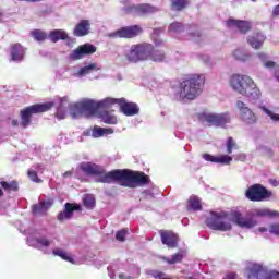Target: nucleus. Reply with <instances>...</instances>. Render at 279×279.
<instances>
[{
  "instance_id": "nucleus-12",
  "label": "nucleus",
  "mask_w": 279,
  "mask_h": 279,
  "mask_svg": "<svg viewBox=\"0 0 279 279\" xmlns=\"http://www.w3.org/2000/svg\"><path fill=\"white\" fill-rule=\"evenodd\" d=\"M143 34V27L141 25H131V26H124L120 29L113 32L111 36L113 38H136V36H141Z\"/></svg>"
},
{
  "instance_id": "nucleus-39",
  "label": "nucleus",
  "mask_w": 279,
  "mask_h": 279,
  "mask_svg": "<svg viewBox=\"0 0 279 279\" xmlns=\"http://www.w3.org/2000/svg\"><path fill=\"white\" fill-rule=\"evenodd\" d=\"M168 32H172L173 34H180L184 32V25L180 22H173L169 25Z\"/></svg>"
},
{
  "instance_id": "nucleus-41",
  "label": "nucleus",
  "mask_w": 279,
  "mask_h": 279,
  "mask_svg": "<svg viewBox=\"0 0 279 279\" xmlns=\"http://www.w3.org/2000/svg\"><path fill=\"white\" fill-rule=\"evenodd\" d=\"M83 204L86 208H95V196L87 194L83 198Z\"/></svg>"
},
{
  "instance_id": "nucleus-9",
  "label": "nucleus",
  "mask_w": 279,
  "mask_h": 279,
  "mask_svg": "<svg viewBox=\"0 0 279 279\" xmlns=\"http://www.w3.org/2000/svg\"><path fill=\"white\" fill-rule=\"evenodd\" d=\"M235 108L243 123H246V125H256V123H258V117L247 107V104L242 100H236Z\"/></svg>"
},
{
  "instance_id": "nucleus-42",
  "label": "nucleus",
  "mask_w": 279,
  "mask_h": 279,
  "mask_svg": "<svg viewBox=\"0 0 279 279\" xmlns=\"http://www.w3.org/2000/svg\"><path fill=\"white\" fill-rule=\"evenodd\" d=\"M226 147H227V154H232L233 149H239V145H236V142L232 137H229L227 140Z\"/></svg>"
},
{
  "instance_id": "nucleus-10",
  "label": "nucleus",
  "mask_w": 279,
  "mask_h": 279,
  "mask_svg": "<svg viewBox=\"0 0 279 279\" xmlns=\"http://www.w3.org/2000/svg\"><path fill=\"white\" fill-rule=\"evenodd\" d=\"M245 195L251 202H263V199L271 197V192L267 191L260 184H255L247 189Z\"/></svg>"
},
{
  "instance_id": "nucleus-63",
  "label": "nucleus",
  "mask_w": 279,
  "mask_h": 279,
  "mask_svg": "<svg viewBox=\"0 0 279 279\" xmlns=\"http://www.w3.org/2000/svg\"><path fill=\"white\" fill-rule=\"evenodd\" d=\"M12 125H19V121L13 120V121H12Z\"/></svg>"
},
{
  "instance_id": "nucleus-13",
  "label": "nucleus",
  "mask_w": 279,
  "mask_h": 279,
  "mask_svg": "<svg viewBox=\"0 0 279 279\" xmlns=\"http://www.w3.org/2000/svg\"><path fill=\"white\" fill-rule=\"evenodd\" d=\"M97 51V47H95L93 44H84L78 46L75 50L72 51V53L69 54V60L75 61V60H82L84 56H93Z\"/></svg>"
},
{
  "instance_id": "nucleus-60",
  "label": "nucleus",
  "mask_w": 279,
  "mask_h": 279,
  "mask_svg": "<svg viewBox=\"0 0 279 279\" xmlns=\"http://www.w3.org/2000/svg\"><path fill=\"white\" fill-rule=\"evenodd\" d=\"M258 232H267V228L260 227V228L258 229Z\"/></svg>"
},
{
  "instance_id": "nucleus-11",
  "label": "nucleus",
  "mask_w": 279,
  "mask_h": 279,
  "mask_svg": "<svg viewBox=\"0 0 279 279\" xmlns=\"http://www.w3.org/2000/svg\"><path fill=\"white\" fill-rule=\"evenodd\" d=\"M125 14H133V16H147V14H154L158 12V9L149 3L132 4L124 8Z\"/></svg>"
},
{
  "instance_id": "nucleus-50",
  "label": "nucleus",
  "mask_w": 279,
  "mask_h": 279,
  "mask_svg": "<svg viewBox=\"0 0 279 279\" xmlns=\"http://www.w3.org/2000/svg\"><path fill=\"white\" fill-rule=\"evenodd\" d=\"M264 66L266 69H277L278 68V63H276L274 61H266V62H264Z\"/></svg>"
},
{
  "instance_id": "nucleus-58",
  "label": "nucleus",
  "mask_w": 279,
  "mask_h": 279,
  "mask_svg": "<svg viewBox=\"0 0 279 279\" xmlns=\"http://www.w3.org/2000/svg\"><path fill=\"white\" fill-rule=\"evenodd\" d=\"M93 134V131H84L83 135L84 136H90Z\"/></svg>"
},
{
  "instance_id": "nucleus-25",
  "label": "nucleus",
  "mask_w": 279,
  "mask_h": 279,
  "mask_svg": "<svg viewBox=\"0 0 279 279\" xmlns=\"http://www.w3.org/2000/svg\"><path fill=\"white\" fill-rule=\"evenodd\" d=\"M53 206V201L48 199L39 203L38 205H33V214L35 215H46L47 209Z\"/></svg>"
},
{
  "instance_id": "nucleus-37",
  "label": "nucleus",
  "mask_w": 279,
  "mask_h": 279,
  "mask_svg": "<svg viewBox=\"0 0 279 279\" xmlns=\"http://www.w3.org/2000/svg\"><path fill=\"white\" fill-rule=\"evenodd\" d=\"M189 204L192 210H202V199L197 196H191L189 199Z\"/></svg>"
},
{
  "instance_id": "nucleus-48",
  "label": "nucleus",
  "mask_w": 279,
  "mask_h": 279,
  "mask_svg": "<svg viewBox=\"0 0 279 279\" xmlns=\"http://www.w3.org/2000/svg\"><path fill=\"white\" fill-rule=\"evenodd\" d=\"M269 233L275 234V236H279V222L270 225Z\"/></svg>"
},
{
  "instance_id": "nucleus-40",
  "label": "nucleus",
  "mask_w": 279,
  "mask_h": 279,
  "mask_svg": "<svg viewBox=\"0 0 279 279\" xmlns=\"http://www.w3.org/2000/svg\"><path fill=\"white\" fill-rule=\"evenodd\" d=\"M1 186L4 191H19V183H16V181L10 183L2 181Z\"/></svg>"
},
{
  "instance_id": "nucleus-43",
  "label": "nucleus",
  "mask_w": 279,
  "mask_h": 279,
  "mask_svg": "<svg viewBox=\"0 0 279 279\" xmlns=\"http://www.w3.org/2000/svg\"><path fill=\"white\" fill-rule=\"evenodd\" d=\"M182 258H184L182 253H177L172 255L171 258H167L166 260L169 265H175V263H182Z\"/></svg>"
},
{
  "instance_id": "nucleus-64",
  "label": "nucleus",
  "mask_w": 279,
  "mask_h": 279,
  "mask_svg": "<svg viewBox=\"0 0 279 279\" xmlns=\"http://www.w3.org/2000/svg\"><path fill=\"white\" fill-rule=\"evenodd\" d=\"M3 19V12L0 11V21Z\"/></svg>"
},
{
  "instance_id": "nucleus-44",
  "label": "nucleus",
  "mask_w": 279,
  "mask_h": 279,
  "mask_svg": "<svg viewBox=\"0 0 279 279\" xmlns=\"http://www.w3.org/2000/svg\"><path fill=\"white\" fill-rule=\"evenodd\" d=\"M28 178L29 180H32V182H36L37 184H40V182H43V180L38 178V172H36V170L34 169L28 170Z\"/></svg>"
},
{
  "instance_id": "nucleus-16",
  "label": "nucleus",
  "mask_w": 279,
  "mask_h": 279,
  "mask_svg": "<svg viewBox=\"0 0 279 279\" xmlns=\"http://www.w3.org/2000/svg\"><path fill=\"white\" fill-rule=\"evenodd\" d=\"M118 106L120 107L121 112L125 114V117H134L141 112V109L136 102H128V100L124 98H120L118 100Z\"/></svg>"
},
{
  "instance_id": "nucleus-18",
  "label": "nucleus",
  "mask_w": 279,
  "mask_h": 279,
  "mask_svg": "<svg viewBox=\"0 0 279 279\" xmlns=\"http://www.w3.org/2000/svg\"><path fill=\"white\" fill-rule=\"evenodd\" d=\"M25 59V47L23 45L15 43L11 45V60L13 62H23Z\"/></svg>"
},
{
  "instance_id": "nucleus-21",
  "label": "nucleus",
  "mask_w": 279,
  "mask_h": 279,
  "mask_svg": "<svg viewBox=\"0 0 279 279\" xmlns=\"http://www.w3.org/2000/svg\"><path fill=\"white\" fill-rule=\"evenodd\" d=\"M90 34V21L88 20H82L73 31V36L82 37V36H88Z\"/></svg>"
},
{
  "instance_id": "nucleus-15",
  "label": "nucleus",
  "mask_w": 279,
  "mask_h": 279,
  "mask_svg": "<svg viewBox=\"0 0 279 279\" xmlns=\"http://www.w3.org/2000/svg\"><path fill=\"white\" fill-rule=\"evenodd\" d=\"M226 25L229 29H236L240 34H247L252 31V22L245 20L229 19L226 21Z\"/></svg>"
},
{
  "instance_id": "nucleus-8",
  "label": "nucleus",
  "mask_w": 279,
  "mask_h": 279,
  "mask_svg": "<svg viewBox=\"0 0 279 279\" xmlns=\"http://www.w3.org/2000/svg\"><path fill=\"white\" fill-rule=\"evenodd\" d=\"M198 119L202 123H207V125H216V128H221L227 123H230V113H199Z\"/></svg>"
},
{
  "instance_id": "nucleus-34",
  "label": "nucleus",
  "mask_w": 279,
  "mask_h": 279,
  "mask_svg": "<svg viewBox=\"0 0 279 279\" xmlns=\"http://www.w3.org/2000/svg\"><path fill=\"white\" fill-rule=\"evenodd\" d=\"M165 58H167V56L165 54V51L155 50L153 48V52H150V60L153 62H165Z\"/></svg>"
},
{
  "instance_id": "nucleus-3",
  "label": "nucleus",
  "mask_w": 279,
  "mask_h": 279,
  "mask_svg": "<svg viewBox=\"0 0 279 279\" xmlns=\"http://www.w3.org/2000/svg\"><path fill=\"white\" fill-rule=\"evenodd\" d=\"M57 106L56 117L59 121L62 119H66V106H69V98L63 97L59 98L56 102H45V104H36L29 107H26L21 111V125L22 128H27L29 123H32L33 114H40V112H47Z\"/></svg>"
},
{
  "instance_id": "nucleus-55",
  "label": "nucleus",
  "mask_w": 279,
  "mask_h": 279,
  "mask_svg": "<svg viewBox=\"0 0 279 279\" xmlns=\"http://www.w3.org/2000/svg\"><path fill=\"white\" fill-rule=\"evenodd\" d=\"M154 278H162V272L153 274Z\"/></svg>"
},
{
  "instance_id": "nucleus-31",
  "label": "nucleus",
  "mask_w": 279,
  "mask_h": 279,
  "mask_svg": "<svg viewBox=\"0 0 279 279\" xmlns=\"http://www.w3.org/2000/svg\"><path fill=\"white\" fill-rule=\"evenodd\" d=\"M29 35L37 43H45V40H47V38H49V34H47V32H45L43 29H38V28L31 31Z\"/></svg>"
},
{
  "instance_id": "nucleus-19",
  "label": "nucleus",
  "mask_w": 279,
  "mask_h": 279,
  "mask_svg": "<svg viewBox=\"0 0 279 279\" xmlns=\"http://www.w3.org/2000/svg\"><path fill=\"white\" fill-rule=\"evenodd\" d=\"M75 210H80V205L66 203L64 210L58 214V221H69V219H73V213H75Z\"/></svg>"
},
{
  "instance_id": "nucleus-27",
  "label": "nucleus",
  "mask_w": 279,
  "mask_h": 279,
  "mask_svg": "<svg viewBox=\"0 0 279 279\" xmlns=\"http://www.w3.org/2000/svg\"><path fill=\"white\" fill-rule=\"evenodd\" d=\"M70 108V116L72 119H80V117H85L84 116V109L82 107V101L74 102L69 105Z\"/></svg>"
},
{
  "instance_id": "nucleus-1",
  "label": "nucleus",
  "mask_w": 279,
  "mask_h": 279,
  "mask_svg": "<svg viewBox=\"0 0 279 279\" xmlns=\"http://www.w3.org/2000/svg\"><path fill=\"white\" fill-rule=\"evenodd\" d=\"M80 169L86 175H95L97 178L96 182H101L102 184L118 182L120 186H128L129 189H136V186L149 184V177L143 172L119 169L106 172L104 167L90 162H82Z\"/></svg>"
},
{
  "instance_id": "nucleus-29",
  "label": "nucleus",
  "mask_w": 279,
  "mask_h": 279,
  "mask_svg": "<svg viewBox=\"0 0 279 279\" xmlns=\"http://www.w3.org/2000/svg\"><path fill=\"white\" fill-rule=\"evenodd\" d=\"M171 1V10L174 12H182V10H186L189 8L191 0H170Z\"/></svg>"
},
{
  "instance_id": "nucleus-26",
  "label": "nucleus",
  "mask_w": 279,
  "mask_h": 279,
  "mask_svg": "<svg viewBox=\"0 0 279 279\" xmlns=\"http://www.w3.org/2000/svg\"><path fill=\"white\" fill-rule=\"evenodd\" d=\"M49 40L51 43H58L59 40H69V34L64 29H53L48 34Z\"/></svg>"
},
{
  "instance_id": "nucleus-54",
  "label": "nucleus",
  "mask_w": 279,
  "mask_h": 279,
  "mask_svg": "<svg viewBox=\"0 0 279 279\" xmlns=\"http://www.w3.org/2000/svg\"><path fill=\"white\" fill-rule=\"evenodd\" d=\"M17 1H26L27 3H38L43 0H17Z\"/></svg>"
},
{
  "instance_id": "nucleus-20",
  "label": "nucleus",
  "mask_w": 279,
  "mask_h": 279,
  "mask_svg": "<svg viewBox=\"0 0 279 279\" xmlns=\"http://www.w3.org/2000/svg\"><path fill=\"white\" fill-rule=\"evenodd\" d=\"M242 96L250 99V101H258V99L263 97V93L260 92V88H258L256 83L252 81V84L248 85L246 93L242 94Z\"/></svg>"
},
{
  "instance_id": "nucleus-30",
  "label": "nucleus",
  "mask_w": 279,
  "mask_h": 279,
  "mask_svg": "<svg viewBox=\"0 0 279 279\" xmlns=\"http://www.w3.org/2000/svg\"><path fill=\"white\" fill-rule=\"evenodd\" d=\"M257 108L259 110H262V112H264V114H266V117H269L270 121H272V123H279V113H276L274 111H271L269 108H267V106L259 104L257 106Z\"/></svg>"
},
{
  "instance_id": "nucleus-32",
  "label": "nucleus",
  "mask_w": 279,
  "mask_h": 279,
  "mask_svg": "<svg viewBox=\"0 0 279 279\" xmlns=\"http://www.w3.org/2000/svg\"><path fill=\"white\" fill-rule=\"evenodd\" d=\"M114 132L112 129H104L95 126L92 131L93 138H101V136H105V134H112Z\"/></svg>"
},
{
  "instance_id": "nucleus-57",
  "label": "nucleus",
  "mask_w": 279,
  "mask_h": 279,
  "mask_svg": "<svg viewBox=\"0 0 279 279\" xmlns=\"http://www.w3.org/2000/svg\"><path fill=\"white\" fill-rule=\"evenodd\" d=\"M41 165L40 163H36L35 166H33V169H35V170H38V169H41Z\"/></svg>"
},
{
  "instance_id": "nucleus-2",
  "label": "nucleus",
  "mask_w": 279,
  "mask_h": 279,
  "mask_svg": "<svg viewBox=\"0 0 279 279\" xmlns=\"http://www.w3.org/2000/svg\"><path fill=\"white\" fill-rule=\"evenodd\" d=\"M271 210L267 208L253 209L247 213V217H243V214L239 211H233L231 216L226 211L211 213V217L207 218L206 223L211 230H219L220 232H228L232 230V221L239 228H254L256 226V220L252 217H271Z\"/></svg>"
},
{
  "instance_id": "nucleus-23",
  "label": "nucleus",
  "mask_w": 279,
  "mask_h": 279,
  "mask_svg": "<svg viewBox=\"0 0 279 279\" xmlns=\"http://www.w3.org/2000/svg\"><path fill=\"white\" fill-rule=\"evenodd\" d=\"M161 242L168 247H178V235L171 231L160 232Z\"/></svg>"
},
{
  "instance_id": "nucleus-53",
  "label": "nucleus",
  "mask_w": 279,
  "mask_h": 279,
  "mask_svg": "<svg viewBox=\"0 0 279 279\" xmlns=\"http://www.w3.org/2000/svg\"><path fill=\"white\" fill-rule=\"evenodd\" d=\"M73 175V171H66L63 173V178H71Z\"/></svg>"
},
{
  "instance_id": "nucleus-17",
  "label": "nucleus",
  "mask_w": 279,
  "mask_h": 279,
  "mask_svg": "<svg viewBox=\"0 0 279 279\" xmlns=\"http://www.w3.org/2000/svg\"><path fill=\"white\" fill-rule=\"evenodd\" d=\"M81 106L83 108V113L85 117H93L99 110L98 101L93 99L81 100Z\"/></svg>"
},
{
  "instance_id": "nucleus-33",
  "label": "nucleus",
  "mask_w": 279,
  "mask_h": 279,
  "mask_svg": "<svg viewBox=\"0 0 279 279\" xmlns=\"http://www.w3.org/2000/svg\"><path fill=\"white\" fill-rule=\"evenodd\" d=\"M100 119L104 123H107L108 125H117V117L112 116L108 111H104L100 113Z\"/></svg>"
},
{
  "instance_id": "nucleus-59",
  "label": "nucleus",
  "mask_w": 279,
  "mask_h": 279,
  "mask_svg": "<svg viewBox=\"0 0 279 279\" xmlns=\"http://www.w3.org/2000/svg\"><path fill=\"white\" fill-rule=\"evenodd\" d=\"M258 57L260 58V60H265L267 58L265 53H259Z\"/></svg>"
},
{
  "instance_id": "nucleus-56",
  "label": "nucleus",
  "mask_w": 279,
  "mask_h": 279,
  "mask_svg": "<svg viewBox=\"0 0 279 279\" xmlns=\"http://www.w3.org/2000/svg\"><path fill=\"white\" fill-rule=\"evenodd\" d=\"M116 77H117L118 82H121V80H123V77L121 76V73H119V72L116 74Z\"/></svg>"
},
{
  "instance_id": "nucleus-52",
  "label": "nucleus",
  "mask_w": 279,
  "mask_h": 279,
  "mask_svg": "<svg viewBox=\"0 0 279 279\" xmlns=\"http://www.w3.org/2000/svg\"><path fill=\"white\" fill-rule=\"evenodd\" d=\"M119 278H120V279H134V277H132V276H125V274H120V275H119Z\"/></svg>"
},
{
  "instance_id": "nucleus-36",
  "label": "nucleus",
  "mask_w": 279,
  "mask_h": 279,
  "mask_svg": "<svg viewBox=\"0 0 279 279\" xmlns=\"http://www.w3.org/2000/svg\"><path fill=\"white\" fill-rule=\"evenodd\" d=\"M53 256H59L62 260H68V263H73V258L62 248H54L52 251Z\"/></svg>"
},
{
  "instance_id": "nucleus-24",
  "label": "nucleus",
  "mask_w": 279,
  "mask_h": 279,
  "mask_svg": "<svg viewBox=\"0 0 279 279\" xmlns=\"http://www.w3.org/2000/svg\"><path fill=\"white\" fill-rule=\"evenodd\" d=\"M203 158L207 162H216L218 165H230V162H232V157L228 155H221L219 157H215L213 155L204 154Z\"/></svg>"
},
{
  "instance_id": "nucleus-46",
  "label": "nucleus",
  "mask_w": 279,
  "mask_h": 279,
  "mask_svg": "<svg viewBox=\"0 0 279 279\" xmlns=\"http://www.w3.org/2000/svg\"><path fill=\"white\" fill-rule=\"evenodd\" d=\"M159 35H160V28H155L151 34V38H153L156 47H160V45H162V40L156 39V38H158Z\"/></svg>"
},
{
  "instance_id": "nucleus-35",
  "label": "nucleus",
  "mask_w": 279,
  "mask_h": 279,
  "mask_svg": "<svg viewBox=\"0 0 279 279\" xmlns=\"http://www.w3.org/2000/svg\"><path fill=\"white\" fill-rule=\"evenodd\" d=\"M114 104L119 105V99L107 97L100 101H98V109L99 108H112Z\"/></svg>"
},
{
  "instance_id": "nucleus-47",
  "label": "nucleus",
  "mask_w": 279,
  "mask_h": 279,
  "mask_svg": "<svg viewBox=\"0 0 279 279\" xmlns=\"http://www.w3.org/2000/svg\"><path fill=\"white\" fill-rule=\"evenodd\" d=\"M125 236H128V230L126 229H122V230H120L116 233L117 241L123 242V241H125Z\"/></svg>"
},
{
  "instance_id": "nucleus-28",
  "label": "nucleus",
  "mask_w": 279,
  "mask_h": 279,
  "mask_svg": "<svg viewBox=\"0 0 279 279\" xmlns=\"http://www.w3.org/2000/svg\"><path fill=\"white\" fill-rule=\"evenodd\" d=\"M72 77H77L78 80H99V75H97L96 71H78L72 74Z\"/></svg>"
},
{
  "instance_id": "nucleus-49",
  "label": "nucleus",
  "mask_w": 279,
  "mask_h": 279,
  "mask_svg": "<svg viewBox=\"0 0 279 279\" xmlns=\"http://www.w3.org/2000/svg\"><path fill=\"white\" fill-rule=\"evenodd\" d=\"M235 161L245 162L247 160V155L245 153H240L234 156Z\"/></svg>"
},
{
  "instance_id": "nucleus-22",
  "label": "nucleus",
  "mask_w": 279,
  "mask_h": 279,
  "mask_svg": "<svg viewBox=\"0 0 279 279\" xmlns=\"http://www.w3.org/2000/svg\"><path fill=\"white\" fill-rule=\"evenodd\" d=\"M265 40H267V37L262 32L254 33L247 37V43L253 49H260Z\"/></svg>"
},
{
  "instance_id": "nucleus-45",
  "label": "nucleus",
  "mask_w": 279,
  "mask_h": 279,
  "mask_svg": "<svg viewBox=\"0 0 279 279\" xmlns=\"http://www.w3.org/2000/svg\"><path fill=\"white\" fill-rule=\"evenodd\" d=\"M101 66L97 63L85 64L84 68H81L80 71H100Z\"/></svg>"
},
{
  "instance_id": "nucleus-14",
  "label": "nucleus",
  "mask_w": 279,
  "mask_h": 279,
  "mask_svg": "<svg viewBox=\"0 0 279 279\" xmlns=\"http://www.w3.org/2000/svg\"><path fill=\"white\" fill-rule=\"evenodd\" d=\"M51 243H53V240L48 239L47 236L28 240V245L31 247H35V250H39L44 254H51V250H49V247H51Z\"/></svg>"
},
{
  "instance_id": "nucleus-5",
  "label": "nucleus",
  "mask_w": 279,
  "mask_h": 279,
  "mask_svg": "<svg viewBox=\"0 0 279 279\" xmlns=\"http://www.w3.org/2000/svg\"><path fill=\"white\" fill-rule=\"evenodd\" d=\"M151 53H154V45L149 43H142L133 45L128 54L129 62H143L145 60H150Z\"/></svg>"
},
{
  "instance_id": "nucleus-6",
  "label": "nucleus",
  "mask_w": 279,
  "mask_h": 279,
  "mask_svg": "<svg viewBox=\"0 0 279 279\" xmlns=\"http://www.w3.org/2000/svg\"><path fill=\"white\" fill-rule=\"evenodd\" d=\"M246 276L248 279H279L277 270L268 271L265 266L256 263L247 264Z\"/></svg>"
},
{
  "instance_id": "nucleus-61",
  "label": "nucleus",
  "mask_w": 279,
  "mask_h": 279,
  "mask_svg": "<svg viewBox=\"0 0 279 279\" xmlns=\"http://www.w3.org/2000/svg\"><path fill=\"white\" fill-rule=\"evenodd\" d=\"M275 77H276L277 82H279V71L275 72Z\"/></svg>"
},
{
  "instance_id": "nucleus-62",
  "label": "nucleus",
  "mask_w": 279,
  "mask_h": 279,
  "mask_svg": "<svg viewBox=\"0 0 279 279\" xmlns=\"http://www.w3.org/2000/svg\"><path fill=\"white\" fill-rule=\"evenodd\" d=\"M62 75H64V72H59V73L57 74V77L61 78Z\"/></svg>"
},
{
  "instance_id": "nucleus-51",
  "label": "nucleus",
  "mask_w": 279,
  "mask_h": 279,
  "mask_svg": "<svg viewBox=\"0 0 279 279\" xmlns=\"http://www.w3.org/2000/svg\"><path fill=\"white\" fill-rule=\"evenodd\" d=\"M236 278H238L236 272H229L222 279H236Z\"/></svg>"
},
{
  "instance_id": "nucleus-4",
  "label": "nucleus",
  "mask_w": 279,
  "mask_h": 279,
  "mask_svg": "<svg viewBox=\"0 0 279 279\" xmlns=\"http://www.w3.org/2000/svg\"><path fill=\"white\" fill-rule=\"evenodd\" d=\"M206 76L204 74H192L185 77L179 85L178 95L180 99L193 101L204 93Z\"/></svg>"
},
{
  "instance_id": "nucleus-38",
  "label": "nucleus",
  "mask_w": 279,
  "mask_h": 279,
  "mask_svg": "<svg viewBox=\"0 0 279 279\" xmlns=\"http://www.w3.org/2000/svg\"><path fill=\"white\" fill-rule=\"evenodd\" d=\"M233 57L235 60H240V62H247V60H250V54L245 53V51L241 49H235L233 51Z\"/></svg>"
},
{
  "instance_id": "nucleus-7",
  "label": "nucleus",
  "mask_w": 279,
  "mask_h": 279,
  "mask_svg": "<svg viewBox=\"0 0 279 279\" xmlns=\"http://www.w3.org/2000/svg\"><path fill=\"white\" fill-rule=\"evenodd\" d=\"M253 81L254 80L247 75L233 74L229 78V86L234 90V93H238V95H245Z\"/></svg>"
}]
</instances>
